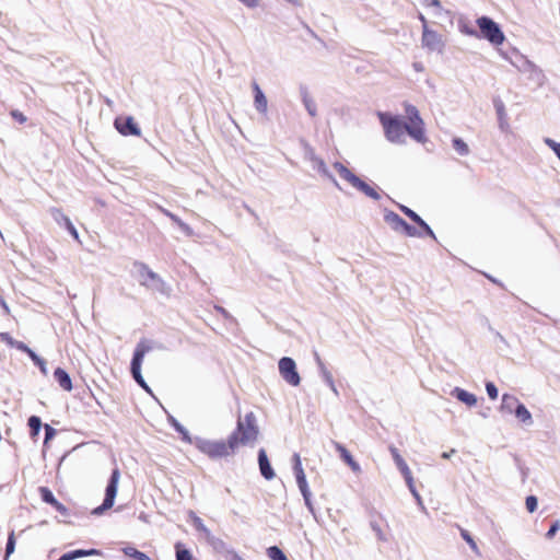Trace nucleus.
I'll return each instance as SVG.
<instances>
[{
    "label": "nucleus",
    "instance_id": "f257e3e1",
    "mask_svg": "<svg viewBox=\"0 0 560 560\" xmlns=\"http://www.w3.org/2000/svg\"><path fill=\"white\" fill-rule=\"evenodd\" d=\"M259 435V429L254 412L238 417L236 430L229 436L231 446L237 448L240 445H253Z\"/></svg>",
    "mask_w": 560,
    "mask_h": 560
},
{
    "label": "nucleus",
    "instance_id": "f03ea898",
    "mask_svg": "<svg viewBox=\"0 0 560 560\" xmlns=\"http://www.w3.org/2000/svg\"><path fill=\"white\" fill-rule=\"evenodd\" d=\"M377 116L384 129L385 137L389 142L397 144L406 142L405 133L409 127L408 124H405L400 117L389 113L378 112Z\"/></svg>",
    "mask_w": 560,
    "mask_h": 560
},
{
    "label": "nucleus",
    "instance_id": "7ed1b4c3",
    "mask_svg": "<svg viewBox=\"0 0 560 560\" xmlns=\"http://www.w3.org/2000/svg\"><path fill=\"white\" fill-rule=\"evenodd\" d=\"M332 167L339 174V176L353 188L358 189L359 191L363 192L365 196L374 200H378L381 198V195L374 187L359 178L352 171H350L342 163L335 162L332 164Z\"/></svg>",
    "mask_w": 560,
    "mask_h": 560
},
{
    "label": "nucleus",
    "instance_id": "20e7f679",
    "mask_svg": "<svg viewBox=\"0 0 560 560\" xmlns=\"http://www.w3.org/2000/svg\"><path fill=\"white\" fill-rule=\"evenodd\" d=\"M195 446L203 454L211 458H220L229 456L234 452V447L231 446L230 439L228 442L224 441H211L202 438H195Z\"/></svg>",
    "mask_w": 560,
    "mask_h": 560
},
{
    "label": "nucleus",
    "instance_id": "39448f33",
    "mask_svg": "<svg viewBox=\"0 0 560 560\" xmlns=\"http://www.w3.org/2000/svg\"><path fill=\"white\" fill-rule=\"evenodd\" d=\"M135 268L137 269L138 280L141 285L155 292H167V287L163 279L156 272L151 270L145 264L136 262Z\"/></svg>",
    "mask_w": 560,
    "mask_h": 560
},
{
    "label": "nucleus",
    "instance_id": "423d86ee",
    "mask_svg": "<svg viewBox=\"0 0 560 560\" xmlns=\"http://www.w3.org/2000/svg\"><path fill=\"white\" fill-rule=\"evenodd\" d=\"M480 30L479 38L487 39L494 46L502 45L505 40V35L500 28L499 24L488 16H480L476 20Z\"/></svg>",
    "mask_w": 560,
    "mask_h": 560
},
{
    "label": "nucleus",
    "instance_id": "0eeeda50",
    "mask_svg": "<svg viewBox=\"0 0 560 560\" xmlns=\"http://www.w3.org/2000/svg\"><path fill=\"white\" fill-rule=\"evenodd\" d=\"M151 350V347L147 341H140L133 352V358L131 361V374L135 381L140 385L145 392L151 394V388L145 383L142 374H141V364L145 353Z\"/></svg>",
    "mask_w": 560,
    "mask_h": 560
},
{
    "label": "nucleus",
    "instance_id": "6e6552de",
    "mask_svg": "<svg viewBox=\"0 0 560 560\" xmlns=\"http://www.w3.org/2000/svg\"><path fill=\"white\" fill-rule=\"evenodd\" d=\"M384 221L396 233H402L409 237H422V233L415 226L408 224L402 218L390 210L384 211Z\"/></svg>",
    "mask_w": 560,
    "mask_h": 560
},
{
    "label": "nucleus",
    "instance_id": "1a4fd4ad",
    "mask_svg": "<svg viewBox=\"0 0 560 560\" xmlns=\"http://www.w3.org/2000/svg\"><path fill=\"white\" fill-rule=\"evenodd\" d=\"M119 479H120V472H119V469L118 468H115L110 475V478H109V481L106 486V490H105V499L102 503V505L95 508L93 511H92V514L93 515H101L103 514L106 510H109L113 505H114V502H115V498L117 495V490H118V483H119Z\"/></svg>",
    "mask_w": 560,
    "mask_h": 560
},
{
    "label": "nucleus",
    "instance_id": "9d476101",
    "mask_svg": "<svg viewBox=\"0 0 560 560\" xmlns=\"http://www.w3.org/2000/svg\"><path fill=\"white\" fill-rule=\"evenodd\" d=\"M303 154L304 159L311 163V166L314 171H316L323 177L329 179L336 187L339 188L337 179L329 172L324 160L315 153V150L308 143H303Z\"/></svg>",
    "mask_w": 560,
    "mask_h": 560
},
{
    "label": "nucleus",
    "instance_id": "9b49d317",
    "mask_svg": "<svg viewBox=\"0 0 560 560\" xmlns=\"http://www.w3.org/2000/svg\"><path fill=\"white\" fill-rule=\"evenodd\" d=\"M406 113L409 119L407 133L420 143L425 142L427 138L424 136L423 120L419 115V110L412 105H407Z\"/></svg>",
    "mask_w": 560,
    "mask_h": 560
},
{
    "label": "nucleus",
    "instance_id": "f8f14e48",
    "mask_svg": "<svg viewBox=\"0 0 560 560\" xmlns=\"http://www.w3.org/2000/svg\"><path fill=\"white\" fill-rule=\"evenodd\" d=\"M279 373L281 377L290 385L298 386L301 383V377L296 370V364L293 359L283 357L278 363Z\"/></svg>",
    "mask_w": 560,
    "mask_h": 560
},
{
    "label": "nucleus",
    "instance_id": "ddd939ff",
    "mask_svg": "<svg viewBox=\"0 0 560 560\" xmlns=\"http://www.w3.org/2000/svg\"><path fill=\"white\" fill-rule=\"evenodd\" d=\"M517 69L526 74L528 80L537 86H542L545 84L546 75L544 71L530 60L522 58L521 65L517 66Z\"/></svg>",
    "mask_w": 560,
    "mask_h": 560
},
{
    "label": "nucleus",
    "instance_id": "4468645a",
    "mask_svg": "<svg viewBox=\"0 0 560 560\" xmlns=\"http://www.w3.org/2000/svg\"><path fill=\"white\" fill-rule=\"evenodd\" d=\"M421 43L423 48L427 50L436 51L439 54L443 52L445 47L442 35L433 30H430L429 27H423Z\"/></svg>",
    "mask_w": 560,
    "mask_h": 560
},
{
    "label": "nucleus",
    "instance_id": "2eb2a0df",
    "mask_svg": "<svg viewBox=\"0 0 560 560\" xmlns=\"http://www.w3.org/2000/svg\"><path fill=\"white\" fill-rule=\"evenodd\" d=\"M115 127L124 136H140L141 133L140 128L137 126L132 117H127L124 120L117 118L115 120Z\"/></svg>",
    "mask_w": 560,
    "mask_h": 560
},
{
    "label": "nucleus",
    "instance_id": "dca6fc26",
    "mask_svg": "<svg viewBox=\"0 0 560 560\" xmlns=\"http://www.w3.org/2000/svg\"><path fill=\"white\" fill-rule=\"evenodd\" d=\"M421 3L431 10L434 18L443 20L445 18L452 19L453 13L442 7L440 0H421Z\"/></svg>",
    "mask_w": 560,
    "mask_h": 560
},
{
    "label": "nucleus",
    "instance_id": "f3484780",
    "mask_svg": "<svg viewBox=\"0 0 560 560\" xmlns=\"http://www.w3.org/2000/svg\"><path fill=\"white\" fill-rule=\"evenodd\" d=\"M253 91H254V107H255V109L258 113L266 115L268 112V101H267L266 95L264 94V92L261 91V89L259 88V85L256 82L253 83Z\"/></svg>",
    "mask_w": 560,
    "mask_h": 560
},
{
    "label": "nucleus",
    "instance_id": "a211bd4d",
    "mask_svg": "<svg viewBox=\"0 0 560 560\" xmlns=\"http://www.w3.org/2000/svg\"><path fill=\"white\" fill-rule=\"evenodd\" d=\"M258 465L262 477L267 480H271L275 477V471L269 463L266 451L264 448L258 452Z\"/></svg>",
    "mask_w": 560,
    "mask_h": 560
},
{
    "label": "nucleus",
    "instance_id": "6ab92c4d",
    "mask_svg": "<svg viewBox=\"0 0 560 560\" xmlns=\"http://www.w3.org/2000/svg\"><path fill=\"white\" fill-rule=\"evenodd\" d=\"M189 517L196 530L202 533L205 535V538L210 544H214V536L212 535L211 530L203 524L202 520L199 516H197L194 512L189 513Z\"/></svg>",
    "mask_w": 560,
    "mask_h": 560
},
{
    "label": "nucleus",
    "instance_id": "aec40b11",
    "mask_svg": "<svg viewBox=\"0 0 560 560\" xmlns=\"http://www.w3.org/2000/svg\"><path fill=\"white\" fill-rule=\"evenodd\" d=\"M451 395L456 397L459 401L467 405L468 407H472L477 404V397L474 394H471L460 387H455L451 392Z\"/></svg>",
    "mask_w": 560,
    "mask_h": 560
},
{
    "label": "nucleus",
    "instance_id": "412c9836",
    "mask_svg": "<svg viewBox=\"0 0 560 560\" xmlns=\"http://www.w3.org/2000/svg\"><path fill=\"white\" fill-rule=\"evenodd\" d=\"M520 400L517 397L510 395V394H503L500 410L505 413H514L516 406L520 405Z\"/></svg>",
    "mask_w": 560,
    "mask_h": 560
},
{
    "label": "nucleus",
    "instance_id": "4be33fe9",
    "mask_svg": "<svg viewBox=\"0 0 560 560\" xmlns=\"http://www.w3.org/2000/svg\"><path fill=\"white\" fill-rule=\"evenodd\" d=\"M54 377L62 389H65L67 392L72 390L71 378H70L69 374L63 369L57 368L54 372Z\"/></svg>",
    "mask_w": 560,
    "mask_h": 560
},
{
    "label": "nucleus",
    "instance_id": "5701e85b",
    "mask_svg": "<svg viewBox=\"0 0 560 560\" xmlns=\"http://www.w3.org/2000/svg\"><path fill=\"white\" fill-rule=\"evenodd\" d=\"M495 112L498 115V124L501 131L506 132L510 125L506 117L505 106L501 101L494 103Z\"/></svg>",
    "mask_w": 560,
    "mask_h": 560
},
{
    "label": "nucleus",
    "instance_id": "b1692460",
    "mask_svg": "<svg viewBox=\"0 0 560 560\" xmlns=\"http://www.w3.org/2000/svg\"><path fill=\"white\" fill-rule=\"evenodd\" d=\"M514 415L524 425L529 427L533 424V416L523 402H520V405L516 406Z\"/></svg>",
    "mask_w": 560,
    "mask_h": 560
},
{
    "label": "nucleus",
    "instance_id": "393cba45",
    "mask_svg": "<svg viewBox=\"0 0 560 560\" xmlns=\"http://www.w3.org/2000/svg\"><path fill=\"white\" fill-rule=\"evenodd\" d=\"M389 452L401 475H407V472L410 471V469L406 460L399 454V451L395 446H389Z\"/></svg>",
    "mask_w": 560,
    "mask_h": 560
},
{
    "label": "nucleus",
    "instance_id": "a878e982",
    "mask_svg": "<svg viewBox=\"0 0 560 560\" xmlns=\"http://www.w3.org/2000/svg\"><path fill=\"white\" fill-rule=\"evenodd\" d=\"M168 422L172 424V427L182 434L183 441L192 444L194 439L190 436L189 432L185 427H183L173 416H168Z\"/></svg>",
    "mask_w": 560,
    "mask_h": 560
},
{
    "label": "nucleus",
    "instance_id": "bb28decb",
    "mask_svg": "<svg viewBox=\"0 0 560 560\" xmlns=\"http://www.w3.org/2000/svg\"><path fill=\"white\" fill-rule=\"evenodd\" d=\"M315 359H316V362H317V365H318L322 378L327 384V386H332V382H334L332 375L328 371V369L326 368V365L324 364L322 359L319 358L318 353H315Z\"/></svg>",
    "mask_w": 560,
    "mask_h": 560
},
{
    "label": "nucleus",
    "instance_id": "cd10ccee",
    "mask_svg": "<svg viewBox=\"0 0 560 560\" xmlns=\"http://www.w3.org/2000/svg\"><path fill=\"white\" fill-rule=\"evenodd\" d=\"M49 213H50L51 218L54 219V221L59 225L67 226L68 223H71V220L69 219V217L66 215L62 212V210L59 208L49 209Z\"/></svg>",
    "mask_w": 560,
    "mask_h": 560
},
{
    "label": "nucleus",
    "instance_id": "c85d7f7f",
    "mask_svg": "<svg viewBox=\"0 0 560 560\" xmlns=\"http://www.w3.org/2000/svg\"><path fill=\"white\" fill-rule=\"evenodd\" d=\"M452 143L454 150L457 152L458 155L467 156L470 153L468 144L462 138H453Z\"/></svg>",
    "mask_w": 560,
    "mask_h": 560
},
{
    "label": "nucleus",
    "instance_id": "c756f323",
    "mask_svg": "<svg viewBox=\"0 0 560 560\" xmlns=\"http://www.w3.org/2000/svg\"><path fill=\"white\" fill-rule=\"evenodd\" d=\"M302 102L307 113L314 117L317 114V106L315 101L305 92L302 96Z\"/></svg>",
    "mask_w": 560,
    "mask_h": 560
},
{
    "label": "nucleus",
    "instance_id": "7c9ffc66",
    "mask_svg": "<svg viewBox=\"0 0 560 560\" xmlns=\"http://www.w3.org/2000/svg\"><path fill=\"white\" fill-rule=\"evenodd\" d=\"M122 552L129 557V558H133L135 560H151L150 557H148L145 553L137 550L136 548L133 547H125L122 549Z\"/></svg>",
    "mask_w": 560,
    "mask_h": 560
},
{
    "label": "nucleus",
    "instance_id": "2f4dec72",
    "mask_svg": "<svg viewBox=\"0 0 560 560\" xmlns=\"http://www.w3.org/2000/svg\"><path fill=\"white\" fill-rule=\"evenodd\" d=\"M267 556L270 560H288L283 551L277 546L269 547L267 549Z\"/></svg>",
    "mask_w": 560,
    "mask_h": 560
},
{
    "label": "nucleus",
    "instance_id": "473e14b6",
    "mask_svg": "<svg viewBox=\"0 0 560 560\" xmlns=\"http://www.w3.org/2000/svg\"><path fill=\"white\" fill-rule=\"evenodd\" d=\"M28 427L31 429V435L35 438L39 433L42 428L40 418L37 416H31L28 418Z\"/></svg>",
    "mask_w": 560,
    "mask_h": 560
},
{
    "label": "nucleus",
    "instance_id": "72a5a7b5",
    "mask_svg": "<svg viewBox=\"0 0 560 560\" xmlns=\"http://www.w3.org/2000/svg\"><path fill=\"white\" fill-rule=\"evenodd\" d=\"M334 446L336 451L339 453L340 458L346 463H350L351 459H353L352 455L349 453V451L339 442H334Z\"/></svg>",
    "mask_w": 560,
    "mask_h": 560
},
{
    "label": "nucleus",
    "instance_id": "f704fd0d",
    "mask_svg": "<svg viewBox=\"0 0 560 560\" xmlns=\"http://www.w3.org/2000/svg\"><path fill=\"white\" fill-rule=\"evenodd\" d=\"M294 476H295L296 483H298V487H299L300 491L301 492L310 491L305 472L304 471H299V472L294 474Z\"/></svg>",
    "mask_w": 560,
    "mask_h": 560
},
{
    "label": "nucleus",
    "instance_id": "c9c22d12",
    "mask_svg": "<svg viewBox=\"0 0 560 560\" xmlns=\"http://www.w3.org/2000/svg\"><path fill=\"white\" fill-rule=\"evenodd\" d=\"M39 492H40L42 500L44 502H46L50 505H52L54 503H57L55 495L48 488L42 487V488H39Z\"/></svg>",
    "mask_w": 560,
    "mask_h": 560
},
{
    "label": "nucleus",
    "instance_id": "e433bc0d",
    "mask_svg": "<svg viewBox=\"0 0 560 560\" xmlns=\"http://www.w3.org/2000/svg\"><path fill=\"white\" fill-rule=\"evenodd\" d=\"M30 358L39 368L40 372L46 376L48 374L46 361L38 357L34 351L31 352Z\"/></svg>",
    "mask_w": 560,
    "mask_h": 560
},
{
    "label": "nucleus",
    "instance_id": "4c0bfd02",
    "mask_svg": "<svg viewBox=\"0 0 560 560\" xmlns=\"http://www.w3.org/2000/svg\"><path fill=\"white\" fill-rule=\"evenodd\" d=\"M176 548V560H191V553L187 550L182 548V545L178 542L175 546Z\"/></svg>",
    "mask_w": 560,
    "mask_h": 560
},
{
    "label": "nucleus",
    "instance_id": "58836bf2",
    "mask_svg": "<svg viewBox=\"0 0 560 560\" xmlns=\"http://www.w3.org/2000/svg\"><path fill=\"white\" fill-rule=\"evenodd\" d=\"M14 549H15V536H14V533L11 532L8 537L7 547H5V557H4L5 560L10 557V555H12L14 552Z\"/></svg>",
    "mask_w": 560,
    "mask_h": 560
},
{
    "label": "nucleus",
    "instance_id": "ea45409f",
    "mask_svg": "<svg viewBox=\"0 0 560 560\" xmlns=\"http://www.w3.org/2000/svg\"><path fill=\"white\" fill-rule=\"evenodd\" d=\"M458 27L462 34L479 38V33L466 23H459Z\"/></svg>",
    "mask_w": 560,
    "mask_h": 560
},
{
    "label": "nucleus",
    "instance_id": "a19ab883",
    "mask_svg": "<svg viewBox=\"0 0 560 560\" xmlns=\"http://www.w3.org/2000/svg\"><path fill=\"white\" fill-rule=\"evenodd\" d=\"M303 499H304V503L307 508V510L310 511V513L314 516V518L316 520V513H315V509H314V505L312 503V500H311V497H312V493L311 491H306V492H301Z\"/></svg>",
    "mask_w": 560,
    "mask_h": 560
},
{
    "label": "nucleus",
    "instance_id": "79ce46f5",
    "mask_svg": "<svg viewBox=\"0 0 560 560\" xmlns=\"http://www.w3.org/2000/svg\"><path fill=\"white\" fill-rule=\"evenodd\" d=\"M399 209L411 220L413 221L415 223H417L418 221H421V217L418 215L413 210H411L410 208L404 206V205H399L398 206Z\"/></svg>",
    "mask_w": 560,
    "mask_h": 560
},
{
    "label": "nucleus",
    "instance_id": "37998d69",
    "mask_svg": "<svg viewBox=\"0 0 560 560\" xmlns=\"http://www.w3.org/2000/svg\"><path fill=\"white\" fill-rule=\"evenodd\" d=\"M526 509L529 513H534L538 506V500L535 495H528L525 500Z\"/></svg>",
    "mask_w": 560,
    "mask_h": 560
},
{
    "label": "nucleus",
    "instance_id": "c03bdc74",
    "mask_svg": "<svg viewBox=\"0 0 560 560\" xmlns=\"http://www.w3.org/2000/svg\"><path fill=\"white\" fill-rule=\"evenodd\" d=\"M544 142L546 145H548L557 155V158L560 160V143L556 142L555 140L550 138H545Z\"/></svg>",
    "mask_w": 560,
    "mask_h": 560
},
{
    "label": "nucleus",
    "instance_id": "a18cd8bd",
    "mask_svg": "<svg viewBox=\"0 0 560 560\" xmlns=\"http://www.w3.org/2000/svg\"><path fill=\"white\" fill-rule=\"evenodd\" d=\"M416 224L423 231L425 235L432 237L433 240L436 238L434 232L424 220L421 219V221H418Z\"/></svg>",
    "mask_w": 560,
    "mask_h": 560
},
{
    "label": "nucleus",
    "instance_id": "49530a36",
    "mask_svg": "<svg viewBox=\"0 0 560 560\" xmlns=\"http://www.w3.org/2000/svg\"><path fill=\"white\" fill-rule=\"evenodd\" d=\"M416 224L423 231L425 235L432 237L433 240L436 238L434 232L424 220L421 219V221H418Z\"/></svg>",
    "mask_w": 560,
    "mask_h": 560
},
{
    "label": "nucleus",
    "instance_id": "de8ad7c7",
    "mask_svg": "<svg viewBox=\"0 0 560 560\" xmlns=\"http://www.w3.org/2000/svg\"><path fill=\"white\" fill-rule=\"evenodd\" d=\"M486 390H487L488 396L491 399L494 400L498 398L499 392H498L497 386L492 382L486 383Z\"/></svg>",
    "mask_w": 560,
    "mask_h": 560
},
{
    "label": "nucleus",
    "instance_id": "09e8293b",
    "mask_svg": "<svg viewBox=\"0 0 560 560\" xmlns=\"http://www.w3.org/2000/svg\"><path fill=\"white\" fill-rule=\"evenodd\" d=\"M559 529H560V521L557 520L552 523L549 530L546 533V538L552 539Z\"/></svg>",
    "mask_w": 560,
    "mask_h": 560
},
{
    "label": "nucleus",
    "instance_id": "8fccbe9b",
    "mask_svg": "<svg viewBox=\"0 0 560 560\" xmlns=\"http://www.w3.org/2000/svg\"><path fill=\"white\" fill-rule=\"evenodd\" d=\"M292 462H293V472L294 474H296L299 471H304L302 462H301V457L298 453L293 454Z\"/></svg>",
    "mask_w": 560,
    "mask_h": 560
},
{
    "label": "nucleus",
    "instance_id": "3c124183",
    "mask_svg": "<svg viewBox=\"0 0 560 560\" xmlns=\"http://www.w3.org/2000/svg\"><path fill=\"white\" fill-rule=\"evenodd\" d=\"M462 537L464 538V540L467 541V544L470 546V548L475 551V552H478V547H477V544L475 542V540L472 539V537L466 532V530H462Z\"/></svg>",
    "mask_w": 560,
    "mask_h": 560
},
{
    "label": "nucleus",
    "instance_id": "603ef678",
    "mask_svg": "<svg viewBox=\"0 0 560 560\" xmlns=\"http://www.w3.org/2000/svg\"><path fill=\"white\" fill-rule=\"evenodd\" d=\"M56 435V430L49 424L45 425V441L44 443H48Z\"/></svg>",
    "mask_w": 560,
    "mask_h": 560
},
{
    "label": "nucleus",
    "instance_id": "864d4df0",
    "mask_svg": "<svg viewBox=\"0 0 560 560\" xmlns=\"http://www.w3.org/2000/svg\"><path fill=\"white\" fill-rule=\"evenodd\" d=\"M404 476V479L407 483V487L409 489V491H413L416 489L415 487V482H413V477H412V474H411V470L407 472V475H402Z\"/></svg>",
    "mask_w": 560,
    "mask_h": 560
},
{
    "label": "nucleus",
    "instance_id": "5fc2aeb1",
    "mask_svg": "<svg viewBox=\"0 0 560 560\" xmlns=\"http://www.w3.org/2000/svg\"><path fill=\"white\" fill-rule=\"evenodd\" d=\"M65 228L69 231V233L73 236V238H74L77 242H79V243L81 242V241H80V237H79V233H78V231H77V229H75V226L73 225V223H72V222H71V223H68V225H67V226H65Z\"/></svg>",
    "mask_w": 560,
    "mask_h": 560
},
{
    "label": "nucleus",
    "instance_id": "6e6d98bb",
    "mask_svg": "<svg viewBox=\"0 0 560 560\" xmlns=\"http://www.w3.org/2000/svg\"><path fill=\"white\" fill-rule=\"evenodd\" d=\"M248 9H256L259 7V0H238Z\"/></svg>",
    "mask_w": 560,
    "mask_h": 560
},
{
    "label": "nucleus",
    "instance_id": "4d7b16f0",
    "mask_svg": "<svg viewBox=\"0 0 560 560\" xmlns=\"http://www.w3.org/2000/svg\"><path fill=\"white\" fill-rule=\"evenodd\" d=\"M410 492H411V494L413 495V498L416 499L418 506H419L422 511H425V506H424V504H423L422 498L420 497V494H419V492L417 491V489H415L413 491H410Z\"/></svg>",
    "mask_w": 560,
    "mask_h": 560
},
{
    "label": "nucleus",
    "instance_id": "13d9d810",
    "mask_svg": "<svg viewBox=\"0 0 560 560\" xmlns=\"http://www.w3.org/2000/svg\"><path fill=\"white\" fill-rule=\"evenodd\" d=\"M52 506L62 515H68V509L59 501H57V503H54Z\"/></svg>",
    "mask_w": 560,
    "mask_h": 560
},
{
    "label": "nucleus",
    "instance_id": "bf43d9fd",
    "mask_svg": "<svg viewBox=\"0 0 560 560\" xmlns=\"http://www.w3.org/2000/svg\"><path fill=\"white\" fill-rule=\"evenodd\" d=\"M12 117L15 118L19 122L23 124L26 121V117L19 110H13L11 113Z\"/></svg>",
    "mask_w": 560,
    "mask_h": 560
},
{
    "label": "nucleus",
    "instance_id": "052dcab7",
    "mask_svg": "<svg viewBox=\"0 0 560 560\" xmlns=\"http://www.w3.org/2000/svg\"><path fill=\"white\" fill-rule=\"evenodd\" d=\"M347 465L351 468V470H352L353 472H355V474L361 472V467H360V465L358 464V462H355L354 459H351V462H350V463H348Z\"/></svg>",
    "mask_w": 560,
    "mask_h": 560
},
{
    "label": "nucleus",
    "instance_id": "680f3d73",
    "mask_svg": "<svg viewBox=\"0 0 560 560\" xmlns=\"http://www.w3.org/2000/svg\"><path fill=\"white\" fill-rule=\"evenodd\" d=\"M16 348L23 352H26L28 357L31 355V352H33V350L23 342H18Z\"/></svg>",
    "mask_w": 560,
    "mask_h": 560
},
{
    "label": "nucleus",
    "instance_id": "e2e57ef3",
    "mask_svg": "<svg viewBox=\"0 0 560 560\" xmlns=\"http://www.w3.org/2000/svg\"><path fill=\"white\" fill-rule=\"evenodd\" d=\"M180 228V230L183 232H185L187 235H190L191 234V229L189 225H187L185 222H180V224L178 225Z\"/></svg>",
    "mask_w": 560,
    "mask_h": 560
},
{
    "label": "nucleus",
    "instance_id": "0e129e2a",
    "mask_svg": "<svg viewBox=\"0 0 560 560\" xmlns=\"http://www.w3.org/2000/svg\"><path fill=\"white\" fill-rule=\"evenodd\" d=\"M214 540H215L214 544H211L214 548L218 549V548H222L224 546L223 540L215 538V537H214Z\"/></svg>",
    "mask_w": 560,
    "mask_h": 560
},
{
    "label": "nucleus",
    "instance_id": "69168bd1",
    "mask_svg": "<svg viewBox=\"0 0 560 560\" xmlns=\"http://www.w3.org/2000/svg\"><path fill=\"white\" fill-rule=\"evenodd\" d=\"M418 19H419V20L421 21V23H422V28H423V27H429V26H428V21H427L425 16H424L422 13H419Z\"/></svg>",
    "mask_w": 560,
    "mask_h": 560
},
{
    "label": "nucleus",
    "instance_id": "338daca9",
    "mask_svg": "<svg viewBox=\"0 0 560 560\" xmlns=\"http://www.w3.org/2000/svg\"><path fill=\"white\" fill-rule=\"evenodd\" d=\"M456 451L454 448H452L450 452H444L442 453V458L444 459H448L451 458V456L455 453Z\"/></svg>",
    "mask_w": 560,
    "mask_h": 560
},
{
    "label": "nucleus",
    "instance_id": "774afa93",
    "mask_svg": "<svg viewBox=\"0 0 560 560\" xmlns=\"http://www.w3.org/2000/svg\"><path fill=\"white\" fill-rule=\"evenodd\" d=\"M0 304H1L2 308L4 310V312H5V313H9V306H8V304L4 302V300H2L1 298H0Z\"/></svg>",
    "mask_w": 560,
    "mask_h": 560
}]
</instances>
